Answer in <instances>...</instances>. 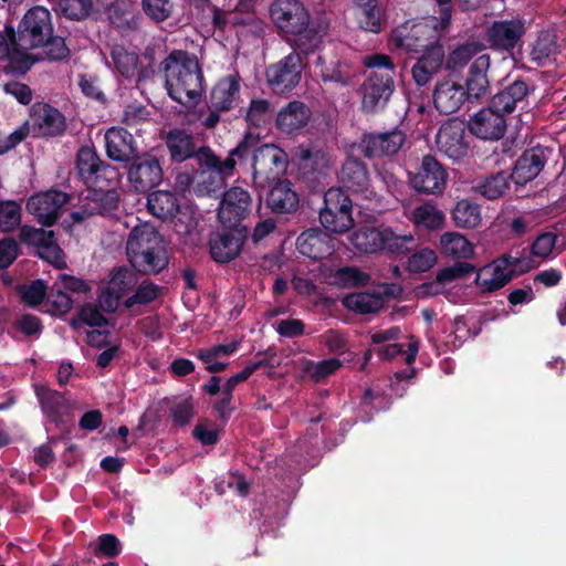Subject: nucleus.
Listing matches in <instances>:
<instances>
[{"instance_id":"412c9836","label":"nucleus","mask_w":566,"mask_h":566,"mask_svg":"<svg viewBox=\"0 0 566 566\" xmlns=\"http://www.w3.org/2000/svg\"><path fill=\"white\" fill-rule=\"evenodd\" d=\"M436 143L438 149L453 160L464 158L470 149L465 126L458 120L444 123L437 134Z\"/></svg>"},{"instance_id":"7c9ffc66","label":"nucleus","mask_w":566,"mask_h":566,"mask_svg":"<svg viewBox=\"0 0 566 566\" xmlns=\"http://www.w3.org/2000/svg\"><path fill=\"white\" fill-rule=\"evenodd\" d=\"M136 283L135 274L127 269L116 271L106 290L99 297L101 306L107 312H114L124 294Z\"/></svg>"},{"instance_id":"c03bdc74","label":"nucleus","mask_w":566,"mask_h":566,"mask_svg":"<svg viewBox=\"0 0 566 566\" xmlns=\"http://www.w3.org/2000/svg\"><path fill=\"white\" fill-rule=\"evenodd\" d=\"M316 64L322 66L321 77L323 82H334L343 86L350 84L353 74L347 63L337 60L329 65H325L324 59L322 56H317Z\"/></svg>"},{"instance_id":"69168bd1","label":"nucleus","mask_w":566,"mask_h":566,"mask_svg":"<svg viewBox=\"0 0 566 566\" xmlns=\"http://www.w3.org/2000/svg\"><path fill=\"white\" fill-rule=\"evenodd\" d=\"M158 295L156 285L149 282H144L134 295L125 301L126 307H132L136 304H146L155 300Z\"/></svg>"},{"instance_id":"052dcab7","label":"nucleus","mask_w":566,"mask_h":566,"mask_svg":"<svg viewBox=\"0 0 566 566\" xmlns=\"http://www.w3.org/2000/svg\"><path fill=\"white\" fill-rule=\"evenodd\" d=\"M62 12L70 19H83L92 9V0H61Z\"/></svg>"},{"instance_id":"e433bc0d","label":"nucleus","mask_w":566,"mask_h":566,"mask_svg":"<svg viewBox=\"0 0 566 566\" xmlns=\"http://www.w3.org/2000/svg\"><path fill=\"white\" fill-rule=\"evenodd\" d=\"M295 155L301 168L310 172L324 174L329 167L327 154L313 143L300 145Z\"/></svg>"},{"instance_id":"a19ab883","label":"nucleus","mask_w":566,"mask_h":566,"mask_svg":"<svg viewBox=\"0 0 566 566\" xmlns=\"http://www.w3.org/2000/svg\"><path fill=\"white\" fill-rule=\"evenodd\" d=\"M482 49L483 45L479 42H467L458 45L450 52L447 59L444 57L443 65H446V69L450 72H458L463 69L473 56L481 52Z\"/></svg>"},{"instance_id":"e2e57ef3","label":"nucleus","mask_w":566,"mask_h":566,"mask_svg":"<svg viewBox=\"0 0 566 566\" xmlns=\"http://www.w3.org/2000/svg\"><path fill=\"white\" fill-rule=\"evenodd\" d=\"M239 343L232 342L229 344H219L210 348H202L198 350V358L203 363H211L221 356H230L238 349Z\"/></svg>"},{"instance_id":"72a5a7b5","label":"nucleus","mask_w":566,"mask_h":566,"mask_svg":"<svg viewBox=\"0 0 566 566\" xmlns=\"http://www.w3.org/2000/svg\"><path fill=\"white\" fill-rule=\"evenodd\" d=\"M107 156L116 161H125L136 155L134 137L123 128H109L105 134Z\"/></svg>"},{"instance_id":"f257e3e1","label":"nucleus","mask_w":566,"mask_h":566,"mask_svg":"<svg viewBox=\"0 0 566 566\" xmlns=\"http://www.w3.org/2000/svg\"><path fill=\"white\" fill-rule=\"evenodd\" d=\"M363 65L369 73L359 87L360 108L366 114H378L387 107L396 91V65L390 55L378 52L365 55Z\"/></svg>"},{"instance_id":"864d4df0","label":"nucleus","mask_w":566,"mask_h":566,"mask_svg":"<svg viewBox=\"0 0 566 566\" xmlns=\"http://www.w3.org/2000/svg\"><path fill=\"white\" fill-rule=\"evenodd\" d=\"M199 222V211L189 200L181 202L179 200V234L192 235L197 231Z\"/></svg>"},{"instance_id":"4c0bfd02","label":"nucleus","mask_w":566,"mask_h":566,"mask_svg":"<svg viewBox=\"0 0 566 566\" xmlns=\"http://www.w3.org/2000/svg\"><path fill=\"white\" fill-rule=\"evenodd\" d=\"M343 304L357 314H375L382 308L384 297L381 294L359 292L345 296Z\"/></svg>"},{"instance_id":"58836bf2","label":"nucleus","mask_w":566,"mask_h":566,"mask_svg":"<svg viewBox=\"0 0 566 566\" xmlns=\"http://www.w3.org/2000/svg\"><path fill=\"white\" fill-rule=\"evenodd\" d=\"M440 247L444 254L455 259H470L473 255V245L464 235L457 232L442 234Z\"/></svg>"},{"instance_id":"1a4fd4ad","label":"nucleus","mask_w":566,"mask_h":566,"mask_svg":"<svg viewBox=\"0 0 566 566\" xmlns=\"http://www.w3.org/2000/svg\"><path fill=\"white\" fill-rule=\"evenodd\" d=\"M245 226H222L209 238L211 258L218 263H229L238 258L248 238Z\"/></svg>"},{"instance_id":"2f4dec72","label":"nucleus","mask_w":566,"mask_h":566,"mask_svg":"<svg viewBox=\"0 0 566 566\" xmlns=\"http://www.w3.org/2000/svg\"><path fill=\"white\" fill-rule=\"evenodd\" d=\"M339 181L352 192H365L370 181L366 164L359 158L348 157L342 165Z\"/></svg>"},{"instance_id":"423d86ee","label":"nucleus","mask_w":566,"mask_h":566,"mask_svg":"<svg viewBox=\"0 0 566 566\" xmlns=\"http://www.w3.org/2000/svg\"><path fill=\"white\" fill-rule=\"evenodd\" d=\"M319 222L325 230L334 233H345L353 228V202L343 188L332 187L324 193Z\"/></svg>"},{"instance_id":"79ce46f5","label":"nucleus","mask_w":566,"mask_h":566,"mask_svg":"<svg viewBox=\"0 0 566 566\" xmlns=\"http://www.w3.org/2000/svg\"><path fill=\"white\" fill-rule=\"evenodd\" d=\"M452 219L459 228H474L481 222L480 206L470 200H460L452 210Z\"/></svg>"},{"instance_id":"dca6fc26","label":"nucleus","mask_w":566,"mask_h":566,"mask_svg":"<svg viewBox=\"0 0 566 566\" xmlns=\"http://www.w3.org/2000/svg\"><path fill=\"white\" fill-rule=\"evenodd\" d=\"M259 186L258 195L260 200H265L266 207L274 213H293L298 208V195L289 179H275Z\"/></svg>"},{"instance_id":"f3484780","label":"nucleus","mask_w":566,"mask_h":566,"mask_svg":"<svg viewBox=\"0 0 566 566\" xmlns=\"http://www.w3.org/2000/svg\"><path fill=\"white\" fill-rule=\"evenodd\" d=\"M76 169L82 180L92 186H98L99 178H105L108 182L117 185L119 174L116 168L104 165L92 146H82L76 156Z\"/></svg>"},{"instance_id":"7ed1b4c3","label":"nucleus","mask_w":566,"mask_h":566,"mask_svg":"<svg viewBox=\"0 0 566 566\" xmlns=\"http://www.w3.org/2000/svg\"><path fill=\"white\" fill-rule=\"evenodd\" d=\"M195 160L199 169L193 174L188 171H179V193L186 191L196 180L197 177L202 178L198 191L200 193L214 192L224 179L232 175L237 160L226 158L220 160L208 146H201L196 153Z\"/></svg>"},{"instance_id":"603ef678","label":"nucleus","mask_w":566,"mask_h":566,"mask_svg":"<svg viewBox=\"0 0 566 566\" xmlns=\"http://www.w3.org/2000/svg\"><path fill=\"white\" fill-rule=\"evenodd\" d=\"M415 221L429 230H437L443 226L444 214L432 205H422L413 212Z\"/></svg>"},{"instance_id":"473e14b6","label":"nucleus","mask_w":566,"mask_h":566,"mask_svg":"<svg viewBox=\"0 0 566 566\" xmlns=\"http://www.w3.org/2000/svg\"><path fill=\"white\" fill-rule=\"evenodd\" d=\"M544 150L535 147L525 150L516 160L512 178L516 184L523 185L533 180L545 166Z\"/></svg>"},{"instance_id":"de8ad7c7","label":"nucleus","mask_w":566,"mask_h":566,"mask_svg":"<svg viewBox=\"0 0 566 566\" xmlns=\"http://www.w3.org/2000/svg\"><path fill=\"white\" fill-rule=\"evenodd\" d=\"M112 57L117 71L125 77L139 75L138 56L123 46H115L112 50Z\"/></svg>"},{"instance_id":"37998d69","label":"nucleus","mask_w":566,"mask_h":566,"mask_svg":"<svg viewBox=\"0 0 566 566\" xmlns=\"http://www.w3.org/2000/svg\"><path fill=\"white\" fill-rule=\"evenodd\" d=\"M291 35L294 36V48L304 55L314 53L323 40V33L311 22L304 25L298 33H292Z\"/></svg>"},{"instance_id":"9d476101","label":"nucleus","mask_w":566,"mask_h":566,"mask_svg":"<svg viewBox=\"0 0 566 566\" xmlns=\"http://www.w3.org/2000/svg\"><path fill=\"white\" fill-rule=\"evenodd\" d=\"M287 154L274 144H263L253 153V182L259 188L264 181L279 179L286 170Z\"/></svg>"},{"instance_id":"2eb2a0df","label":"nucleus","mask_w":566,"mask_h":566,"mask_svg":"<svg viewBox=\"0 0 566 566\" xmlns=\"http://www.w3.org/2000/svg\"><path fill=\"white\" fill-rule=\"evenodd\" d=\"M447 180L446 168L432 155L423 156L418 171L409 174L410 185L418 193H441L447 186Z\"/></svg>"},{"instance_id":"393cba45","label":"nucleus","mask_w":566,"mask_h":566,"mask_svg":"<svg viewBox=\"0 0 566 566\" xmlns=\"http://www.w3.org/2000/svg\"><path fill=\"white\" fill-rule=\"evenodd\" d=\"M432 99L440 114L450 115L458 112L468 97L463 85L452 80H446L436 84Z\"/></svg>"},{"instance_id":"680f3d73","label":"nucleus","mask_w":566,"mask_h":566,"mask_svg":"<svg viewBox=\"0 0 566 566\" xmlns=\"http://www.w3.org/2000/svg\"><path fill=\"white\" fill-rule=\"evenodd\" d=\"M20 239L21 241L35 245L40 249L45 242L54 239V232L24 226L21 228Z\"/></svg>"},{"instance_id":"c85d7f7f","label":"nucleus","mask_w":566,"mask_h":566,"mask_svg":"<svg viewBox=\"0 0 566 566\" xmlns=\"http://www.w3.org/2000/svg\"><path fill=\"white\" fill-rule=\"evenodd\" d=\"M490 69V56L481 54L471 63L465 80L464 93L469 102L479 101L490 87L488 71Z\"/></svg>"},{"instance_id":"39448f33","label":"nucleus","mask_w":566,"mask_h":566,"mask_svg":"<svg viewBox=\"0 0 566 566\" xmlns=\"http://www.w3.org/2000/svg\"><path fill=\"white\" fill-rule=\"evenodd\" d=\"M436 18L413 23L411 27L401 25L392 30L389 44L407 53H424L431 46L442 45L441 33Z\"/></svg>"},{"instance_id":"13d9d810","label":"nucleus","mask_w":566,"mask_h":566,"mask_svg":"<svg viewBox=\"0 0 566 566\" xmlns=\"http://www.w3.org/2000/svg\"><path fill=\"white\" fill-rule=\"evenodd\" d=\"M145 13L155 21L166 20L174 10V3L170 0H143Z\"/></svg>"},{"instance_id":"6e6552de","label":"nucleus","mask_w":566,"mask_h":566,"mask_svg":"<svg viewBox=\"0 0 566 566\" xmlns=\"http://www.w3.org/2000/svg\"><path fill=\"white\" fill-rule=\"evenodd\" d=\"M405 143L406 134L396 127L386 132L363 133L357 148L367 159H382L397 155Z\"/></svg>"},{"instance_id":"20e7f679","label":"nucleus","mask_w":566,"mask_h":566,"mask_svg":"<svg viewBox=\"0 0 566 566\" xmlns=\"http://www.w3.org/2000/svg\"><path fill=\"white\" fill-rule=\"evenodd\" d=\"M350 241L360 252L376 253L384 251L392 255L406 254L415 244L412 234H399L389 227L359 228L352 234Z\"/></svg>"},{"instance_id":"ddd939ff","label":"nucleus","mask_w":566,"mask_h":566,"mask_svg":"<svg viewBox=\"0 0 566 566\" xmlns=\"http://www.w3.org/2000/svg\"><path fill=\"white\" fill-rule=\"evenodd\" d=\"M270 17L285 35L298 33L310 22V13L300 0H274L270 6Z\"/></svg>"},{"instance_id":"5701e85b","label":"nucleus","mask_w":566,"mask_h":566,"mask_svg":"<svg viewBox=\"0 0 566 566\" xmlns=\"http://www.w3.org/2000/svg\"><path fill=\"white\" fill-rule=\"evenodd\" d=\"M109 186H115L109 182ZM98 189L88 190L85 197L86 203L83 205L81 210L72 213V219L75 222H82L88 217L96 213H109L118 206L119 195L114 189L103 190V187L98 184Z\"/></svg>"},{"instance_id":"5fc2aeb1","label":"nucleus","mask_w":566,"mask_h":566,"mask_svg":"<svg viewBox=\"0 0 566 566\" xmlns=\"http://www.w3.org/2000/svg\"><path fill=\"white\" fill-rule=\"evenodd\" d=\"M507 188V178L503 172L490 176L478 187L479 192L489 200L500 198Z\"/></svg>"},{"instance_id":"9b49d317","label":"nucleus","mask_w":566,"mask_h":566,"mask_svg":"<svg viewBox=\"0 0 566 566\" xmlns=\"http://www.w3.org/2000/svg\"><path fill=\"white\" fill-rule=\"evenodd\" d=\"M203 73L198 57L187 51L179 50V87L186 93V101L179 97V105L197 106L205 93Z\"/></svg>"},{"instance_id":"a211bd4d","label":"nucleus","mask_w":566,"mask_h":566,"mask_svg":"<svg viewBox=\"0 0 566 566\" xmlns=\"http://www.w3.org/2000/svg\"><path fill=\"white\" fill-rule=\"evenodd\" d=\"M470 133L483 140H500L506 132L505 116L492 105L476 112L468 123Z\"/></svg>"},{"instance_id":"a878e982","label":"nucleus","mask_w":566,"mask_h":566,"mask_svg":"<svg viewBox=\"0 0 566 566\" xmlns=\"http://www.w3.org/2000/svg\"><path fill=\"white\" fill-rule=\"evenodd\" d=\"M444 64L443 45L431 46L426 50L411 67V76L417 86H426Z\"/></svg>"},{"instance_id":"0eeeda50","label":"nucleus","mask_w":566,"mask_h":566,"mask_svg":"<svg viewBox=\"0 0 566 566\" xmlns=\"http://www.w3.org/2000/svg\"><path fill=\"white\" fill-rule=\"evenodd\" d=\"M51 13L44 7H34L23 17L14 43L18 51H27L44 45L52 35Z\"/></svg>"},{"instance_id":"f8f14e48","label":"nucleus","mask_w":566,"mask_h":566,"mask_svg":"<svg viewBox=\"0 0 566 566\" xmlns=\"http://www.w3.org/2000/svg\"><path fill=\"white\" fill-rule=\"evenodd\" d=\"M302 69L301 55L293 51L279 62L266 67L268 85L276 94L291 92L301 81Z\"/></svg>"},{"instance_id":"bb28decb","label":"nucleus","mask_w":566,"mask_h":566,"mask_svg":"<svg viewBox=\"0 0 566 566\" xmlns=\"http://www.w3.org/2000/svg\"><path fill=\"white\" fill-rule=\"evenodd\" d=\"M311 115L312 112L304 102L291 101L277 112L275 126L284 134H295L307 125Z\"/></svg>"},{"instance_id":"774afa93","label":"nucleus","mask_w":566,"mask_h":566,"mask_svg":"<svg viewBox=\"0 0 566 566\" xmlns=\"http://www.w3.org/2000/svg\"><path fill=\"white\" fill-rule=\"evenodd\" d=\"M342 367V361L338 358H328L321 360L315 364L311 377L316 381L321 382L328 376L333 375Z\"/></svg>"},{"instance_id":"4be33fe9","label":"nucleus","mask_w":566,"mask_h":566,"mask_svg":"<svg viewBox=\"0 0 566 566\" xmlns=\"http://www.w3.org/2000/svg\"><path fill=\"white\" fill-rule=\"evenodd\" d=\"M296 248L302 255L315 261L327 259L335 252L333 237L319 228L303 231L296 240Z\"/></svg>"},{"instance_id":"f704fd0d","label":"nucleus","mask_w":566,"mask_h":566,"mask_svg":"<svg viewBox=\"0 0 566 566\" xmlns=\"http://www.w3.org/2000/svg\"><path fill=\"white\" fill-rule=\"evenodd\" d=\"M528 93L530 87L526 82L517 78L493 95L489 104L505 116L513 113L517 104L523 102Z\"/></svg>"},{"instance_id":"6ab92c4d","label":"nucleus","mask_w":566,"mask_h":566,"mask_svg":"<svg viewBox=\"0 0 566 566\" xmlns=\"http://www.w3.org/2000/svg\"><path fill=\"white\" fill-rule=\"evenodd\" d=\"M67 200V193L49 190L33 195L27 202V209L38 222L48 227L59 219L61 209Z\"/></svg>"},{"instance_id":"cd10ccee","label":"nucleus","mask_w":566,"mask_h":566,"mask_svg":"<svg viewBox=\"0 0 566 566\" xmlns=\"http://www.w3.org/2000/svg\"><path fill=\"white\" fill-rule=\"evenodd\" d=\"M353 13L358 28L378 34L385 22V10L378 0H354Z\"/></svg>"},{"instance_id":"aec40b11","label":"nucleus","mask_w":566,"mask_h":566,"mask_svg":"<svg viewBox=\"0 0 566 566\" xmlns=\"http://www.w3.org/2000/svg\"><path fill=\"white\" fill-rule=\"evenodd\" d=\"M251 201L249 191L241 187L227 190L218 210L221 226H243L241 221L249 214Z\"/></svg>"},{"instance_id":"49530a36","label":"nucleus","mask_w":566,"mask_h":566,"mask_svg":"<svg viewBox=\"0 0 566 566\" xmlns=\"http://www.w3.org/2000/svg\"><path fill=\"white\" fill-rule=\"evenodd\" d=\"M556 52V35L548 31H541L531 52L532 60L536 62L538 66H542L544 62L547 61Z\"/></svg>"},{"instance_id":"b1692460","label":"nucleus","mask_w":566,"mask_h":566,"mask_svg":"<svg viewBox=\"0 0 566 566\" xmlns=\"http://www.w3.org/2000/svg\"><path fill=\"white\" fill-rule=\"evenodd\" d=\"M32 132L38 136H55L66 127L64 116L54 107L38 103L31 112Z\"/></svg>"},{"instance_id":"ea45409f","label":"nucleus","mask_w":566,"mask_h":566,"mask_svg":"<svg viewBox=\"0 0 566 566\" xmlns=\"http://www.w3.org/2000/svg\"><path fill=\"white\" fill-rule=\"evenodd\" d=\"M274 117V107L270 101L264 98H253L250 101L245 122L249 126L255 128L266 127Z\"/></svg>"},{"instance_id":"8fccbe9b","label":"nucleus","mask_w":566,"mask_h":566,"mask_svg":"<svg viewBox=\"0 0 566 566\" xmlns=\"http://www.w3.org/2000/svg\"><path fill=\"white\" fill-rule=\"evenodd\" d=\"M334 279L342 287H360L369 283L370 275L356 266H343L336 270Z\"/></svg>"},{"instance_id":"09e8293b","label":"nucleus","mask_w":566,"mask_h":566,"mask_svg":"<svg viewBox=\"0 0 566 566\" xmlns=\"http://www.w3.org/2000/svg\"><path fill=\"white\" fill-rule=\"evenodd\" d=\"M15 35L13 31H8L4 35L0 32V59L9 57L12 63H19L22 67L28 69L33 60H30L28 53H21L14 43Z\"/></svg>"},{"instance_id":"c756f323","label":"nucleus","mask_w":566,"mask_h":566,"mask_svg":"<svg viewBox=\"0 0 566 566\" xmlns=\"http://www.w3.org/2000/svg\"><path fill=\"white\" fill-rule=\"evenodd\" d=\"M163 171L158 160L145 158L130 166L128 179L137 192H146L161 180Z\"/></svg>"},{"instance_id":"bf43d9fd","label":"nucleus","mask_w":566,"mask_h":566,"mask_svg":"<svg viewBox=\"0 0 566 566\" xmlns=\"http://www.w3.org/2000/svg\"><path fill=\"white\" fill-rule=\"evenodd\" d=\"M557 235L553 232H543L536 237L531 245V254L536 258L547 259L555 248Z\"/></svg>"},{"instance_id":"338daca9","label":"nucleus","mask_w":566,"mask_h":566,"mask_svg":"<svg viewBox=\"0 0 566 566\" xmlns=\"http://www.w3.org/2000/svg\"><path fill=\"white\" fill-rule=\"evenodd\" d=\"M496 261L502 263L509 271H514V276L532 269V260L530 258L514 256L511 253L503 254Z\"/></svg>"},{"instance_id":"6e6d98bb","label":"nucleus","mask_w":566,"mask_h":566,"mask_svg":"<svg viewBox=\"0 0 566 566\" xmlns=\"http://www.w3.org/2000/svg\"><path fill=\"white\" fill-rule=\"evenodd\" d=\"M437 254L429 248L415 252L408 260V270L412 273H421L430 270L437 263Z\"/></svg>"},{"instance_id":"c9c22d12","label":"nucleus","mask_w":566,"mask_h":566,"mask_svg":"<svg viewBox=\"0 0 566 566\" xmlns=\"http://www.w3.org/2000/svg\"><path fill=\"white\" fill-rule=\"evenodd\" d=\"M240 97L239 80L229 75L221 78L211 92V104L216 111L228 112L234 107Z\"/></svg>"},{"instance_id":"3c124183","label":"nucleus","mask_w":566,"mask_h":566,"mask_svg":"<svg viewBox=\"0 0 566 566\" xmlns=\"http://www.w3.org/2000/svg\"><path fill=\"white\" fill-rule=\"evenodd\" d=\"M21 207L13 200L0 202V231L8 233L21 223Z\"/></svg>"},{"instance_id":"a18cd8bd","label":"nucleus","mask_w":566,"mask_h":566,"mask_svg":"<svg viewBox=\"0 0 566 566\" xmlns=\"http://www.w3.org/2000/svg\"><path fill=\"white\" fill-rule=\"evenodd\" d=\"M148 209L157 218L174 217L177 207V197L169 191H155L148 197Z\"/></svg>"},{"instance_id":"4468645a","label":"nucleus","mask_w":566,"mask_h":566,"mask_svg":"<svg viewBox=\"0 0 566 566\" xmlns=\"http://www.w3.org/2000/svg\"><path fill=\"white\" fill-rule=\"evenodd\" d=\"M526 33L525 20L521 17L495 20L486 28L485 41L490 48L512 52Z\"/></svg>"},{"instance_id":"4d7b16f0","label":"nucleus","mask_w":566,"mask_h":566,"mask_svg":"<svg viewBox=\"0 0 566 566\" xmlns=\"http://www.w3.org/2000/svg\"><path fill=\"white\" fill-rule=\"evenodd\" d=\"M161 77L165 82V87L168 95L175 101L177 95L175 94V84L177 82V55L171 52L169 56L161 64Z\"/></svg>"},{"instance_id":"0e129e2a","label":"nucleus","mask_w":566,"mask_h":566,"mask_svg":"<svg viewBox=\"0 0 566 566\" xmlns=\"http://www.w3.org/2000/svg\"><path fill=\"white\" fill-rule=\"evenodd\" d=\"M306 325L298 318H285L276 323V333L285 338H296L305 334Z\"/></svg>"},{"instance_id":"f03ea898","label":"nucleus","mask_w":566,"mask_h":566,"mask_svg":"<svg viewBox=\"0 0 566 566\" xmlns=\"http://www.w3.org/2000/svg\"><path fill=\"white\" fill-rule=\"evenodd\" d=\"M126 253L132 265L145 274H155L168 264L166 244L149 223L132 229L126 241Z\"/></svg>"}]
</instances>
